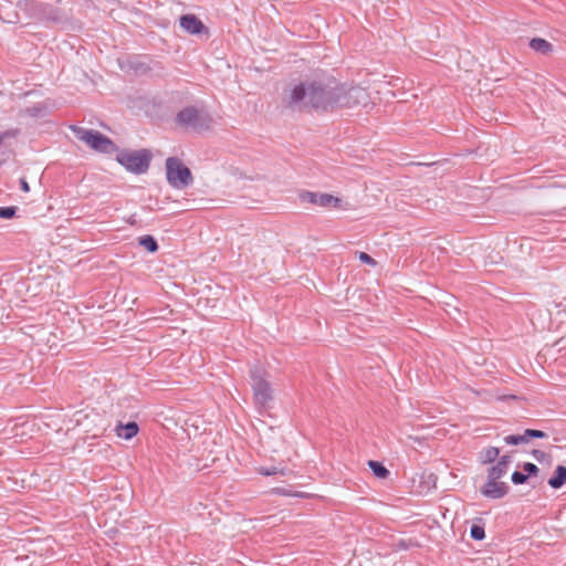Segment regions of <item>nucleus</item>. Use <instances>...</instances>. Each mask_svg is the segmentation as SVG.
Returning a JSON list of instances; mask_svg holds the SVG:
<instances>
[{"mask_svg":"<svg viewBox=\"0 0 566 566\" xmlns=\"http://www.w3.org/2000/svg\"><path fill=\"white\" fill-rule=\"evenodd\" d=\"M252 390L255 403L264 407L273 400V389L268 380L266 371L255 368L251 371Z\"/></svg>","mask_w":566,"mask_h":566,"instance_id":"nucleus-4","label":"nucleus"},{"mask_svg":"<svg viewBox=\"0 0 566 566\" xmlns=\"http://www.w3.org/2000/svg\"><path fill=\"white\" fill-rule=\"evenodd\" d=\"M180 27L190 34H199L206 30L203 23L193 14L182 15Z\"/></svg>","mask_w":566,"mask_h":566,"instance_id":"nucleus-10","label":"nucleus"},{"mask_svg":"<svg viewBox=\"0 0 566 566\" xmlns=\"http://www.w3.org/2000/svg\"><path fill=\"white\" fill-rule=\"evenodd\" d=\"M139 431V427L135 421L128 422V423H118L115 432L118 438L130 440L135 436H137Z\"/></svg>","mask_w":566,"mask_h":566,"instance_id":"nucleus-11","label":"nucleus"},{"mask_svg":"<svg viewBox=\"0 0 566 566\" xmlns=\"http://www.w3.org/2000/svg\"><path fill=\"white\" fill-rule=\"evenodd\" d=\"M138 243L148 252L154 253L158 250V244L153 235L147 234L138 238Z\"/></svg>","mask_w":566,"mask_h":566,"instance_id":"nucleus-17","label":"nucleus"},{"mask_svg":"<svg viewBox=\"0 0 566 566\" xmlns=\"http://www.w3.org/2000/svg\"><path fill=\"white\" fill-rule=\"evenodd\" d=\"M527 480V475L522 473V472H518V471H515L513 474H512V481L513 483L515 484H522L524 483L525 481Z\"/></svg>","mask_w":566,"mask_h":566,"instance_id":"nucleus-24","label":"nucleus"},{"mask_svg":"<svg viewBox=\"0 0 566 566\" xmlns=\"http://www.w3.org/2000/svg\"><path fill=\"white\" fill-rule=\"evenodd\" d=\"M530 48L535 52L542 54H549L553 52V44L545 39L534 38L530 41Z\"/></svg>","mask_w":566,"mask_h":566,"instance_id":"nucleus-13","label":"nucleus"},{"mask_svg":"<svg viewBox=\"0 0 566 566\" xmlns=\"http://www.w3.org/2000/svg\"><path fill=\"white\" fill-rule=\"evenodd\" d=\"M335 81L326 84L312 82L307 85H295L289 94L290 104L303 103L304 106L319 111H332V94L334 93Z\"/></svg>","mask_w":566,"mask_h":566,"instance_id":"nucleus-1","label":"nucleus"},{"mask_svg":"<svg viewBox=\"0 0 566 566\" xmlns=\"http://www.w3.org/2000/svg\"><path fill=\"white\" fill-rule=\"evenodd\" d=\"M543 454H544V453H543L542 451H538V450H535V451H534V455H535V458H536V459H538V458H539V455H543Z\"/></svg>","mask_w":566,"mask_h":566,"instance_id":"nucleus-29","label":"nucleus"},{"mask_svg":"<svg viewBox=\"0 0 566 566\" xmlns=\"http://www.w3.org/2000/svg\"><path fill=\"white\" fill-rule=\"evenodd\" d=\"M523 470L527 474H535L538 471V468L535 464H533V463H525L524 467H523Z\"/></svg>","mask_w":566,"mask_h":566,"instance_id":"nucleus-27","label":"nucleus"},{"mask_svg":"<svg viewBox=\"0 0 566 566\" xmlns=\"http://www.w3.org/2000/svg\"><path fill=\"white\" fill-rule=\"evenodd\" d=\"M524 433H525L526 442H528V440H530L531 438H538V439H542V438H546V437H547V434H546L544 431H542V430H536V429H526V430L524 431Z\"/></svg>","mask_w":566,"mask_h":566,"instance_id":"nucleus-19","label":"nucleus"},{"mask_svg":"<svg viewBox=\"0 0 566 566\" xmlns=\"http://www.w3.org/2000/svg\"><path fill=\"white\" fill-rule=\"evenodd\" d=\"M329 103L332 104V111L354 109L360 112L368 111L374 105L366 88L336 82Z\"/></svg>","mask_w":566,"mask_h":566,"instance_id":"nucleus-2","label":"nucleus"},{"mask_svg":"<svg viewBox=\"0 0 566 566\" xmlns=\"http://www.w3.org/2000/svg\"><path fill=\"white\" fill-rule=\"evenodd\" d=\"M504 442L506 444H513V446H516L520 443H526L525 433L506 436L504 438Z\"/></svg>","mask_w":566,"mask_h":566,"instance_id":"nucleus-18","label":"nucleus"},{"mask_svg":"<svg viewBox=\"0 0 566 566\" xmlns=\"http://www.w3.org/2000/svg\"><path fill=\"white\" fill-rule=\"evenodd\" d=\"M510 462L511 460L509 455L501 457L497 463L490 468L488 476L492 479H501L506 475Z\"/></svg>","mask_w":566,"mask_h":566,"instance_id":"nucleus-12","label":"nucleus"},{"mask_svg":"<svg viewBox=\"0 0 566 566\" xmlns=\"http://www.w3.org/2000/svg\"><path fill=\"white\" fill-rule=\"evenodd\" d=\"M500 479H492L488 476L486 483L481 489V493L489 499H501L507 493V485L500 482Z\"/></svg>","mask_w":566,"mask_h":566,"instance_id":"nucleus-8","label":"nucleus"},{"mask_svg":"<svg viewBox=\"0 0 566 566\" xmlns=\"http://www.w3.org/2000/svg\"><path fill=\"white\" fill-rule=\"evenodd\" d=\"M276 493L277 494H282V495H285V496H293V497H303V499H307L310 497L308 494H305L303 492H294V493H290V492H286L284 490H276Z\"/></svg>","mask_w":566,"mask_h":566,"instance_id":"nucleus-25","label":"nucleus"},{"mask_svg":"<svg viewBox=\"0 0 566 566\" xmlns=\"http://www.w3.org/2000/svg\"><path fill=\"white\" fill-rule=\"evenodd\" d=\"M358 259L363 263H366V264H368L370 266H376L377 265V262L369 254H367L366 252H359L358 253Z\"/></svg>","mask_w":566,"mask_h":566,"instance_id":"nucleus-22","label":"nucleus"},{"mask_svg":"<svg viewBox=\"0 0 566 566\" xmlns=\"http://www.w3.org/2000/svg\"><path fill=\"white\" fill-rule=\"evenodd\" d=\"M471 537L476 541H482L485 537V532L482 526L473 525L470 531Z\"/></svg>","mask_w":566,"mask_h":566,"instance_id":"nucleus-21","label":"nucleus"},{"mask_svg":"<svg viewBox=\"0 0 566 566\" xmlns=\"http://www.w3.org/2000/svg\"><path fill=\"white\" fill-rule=\"evenodd\" d=\"M151 155L147 150L126 151L117 156V160L127 170L144 174L149 167Z\"/></svg>","mask_w":566,"mask_h":566,"instance_id":"nucleus-5","label":"nucleus"},{"mask_svg":"<svg viewBox=\"0 0 566 566\" xmlns=\"http://www.w3.org/2000/svg\"><path fill=\"white\" fill-rule=\"evenodd\" d=\"M15 136H17V132L15 130H7V132L0 133V146L2 145L4 139L12 138V137H15Z\"/></svg>","mask_w":566,"mask_h":566,"instance_id":"nucleus-26","label":"nucleus"},{"mask_svg":"<svg viewBox=\"0 0 566 566\" xmlns=\"http://www.w3.org/2000/svg\"><path fill=\"white\" fill-rule=\"evenodd\" d=\"M258 472L262 475H275V474H281V475H284L285 474V471L282 470V469H279L276 467H272V468H259L258 469Z\"/></svg>","mask_w":566,"mask_h":566,"instance_id":"nucleus-20","label":"nucleus"},{"mask_svg":"<svg viewBox=\"0 0 566 566\" xmlns=\"http://www.w3.org/2000/svg\"><path fill=\"white\" fill-rule=\"evenodd\" d=\"M77 136L80 140L97 151L111 153L114 150L113 142L98 132L82 129Z\"/></svg>","mask_w":566,"mask_h":566,"instance_id":"nucleus-6","label":"nucleus"},{"mask_svg":"<svg viewBox=\"0 0 566 566\" xmlns=\"http://www.w3.org/2000/svg\"><path fill=\"white\" fill-rule=\"evenodd\" d=\"M300 199L303 202H308L322 208L339 209L343 207V200L331 193H321L313 191H303L300 193Z\"/></svg>","mask_w":566,"mask_h":566,"instance_id":"nucleus-7","label":"nucleus"},{"mask_svg":"<svg viewBox=\"0 0 566 566\" xmlns=\"http://www.w3.org/2000/svg\"><path fill=\"white\" fill-rule=\"evenodd\" d=\"M15 209L13 207H2L0 208V218L10 219L14 216Z\"/></svg>","mask_w":566,"mask_h":566,"instance_id":"nucleus-23","label":"nucleus"},{"mask_svg":"<svg viewBox=\"0 0 566 566\" xmlns=\"http://www.w3.org/2000/svg\"><path fill=\"white\" fill-rule=\"evenodd\" d=\"M178 124L187 127H199L201 125L200 113L193 107H187L178 113Z\"/></svg>","mask_w":566,"mask_h":566,"instance_id":"nucleus-9","label":"nucleus"},{"mask_svg":"<svg viewBox=\"0 0 566 566\" xmlns=\"http://www.w3.org/2000/svg\"><path fill=\"white\" fill-rule=\"evenodd\" d=\"M500 454V450L496 447H488L480 452V460L482 463L493 462Z\"/></svg>","mask_w":566,"mask_h":566,"instance_id":"nucleus-15","label":"nucleus"},{"mask_svg":"<svg viewBox=\"0 0 566 566\" xmlns=\"http://www.w3.org/2000/svg\"><path fill=\"white\" fill-rule=\"evenodd\" d=\"M368 467L373 471V473L379 479H387L389 475V471L378 461L369 460Z\"/></svg>","mask_w":566,"mask_h":566,"instance_id":"nucleus-16","label":"nucleus"},{"mask_svg":"<svg viewBox=\"0 0 566 566\" xmlns=\"http://www.w3.org/2000/svg\"><path fill=\"white\" fill-rule=\"evenodd\" d=\"M166 177L168 184L176 189L186 188L193 180L190 169L176 157L166 159Z\"/></svg>","mask_w":566,"mask_h":566,"instance_id":"nucleus-3","label":"nucleus"},{"mask_svg":"<svg viewBox=\"0 0 566 566\" xmlns=\"http://www.w3.org/2000/svg\"><path fill=\"white\" fill-rule=\"evenodd\" d=\"M566 483V467L558 465L555 471V475L548 480L549 486L553 489H559Z\"/></svg>","mask_w":566,"mask_h":566,"instance_id":"nucleus-14","label":"nucleus"},{"mask_svg":"<svg viewBox=\"0 0 566 566\" xmlns=\"http://www.w3.org/2000/svg\"><path fill=\"white\" fill-rule=\"evenodd\" d=\"M21 189L24 192H29L30 191V186H29V184L27 182L25 179H21Z\"/></svg>","mask_w":566,"mask_h":566,"instance_id":"nucleus-28","label":"nucleus"}]
</instances>
